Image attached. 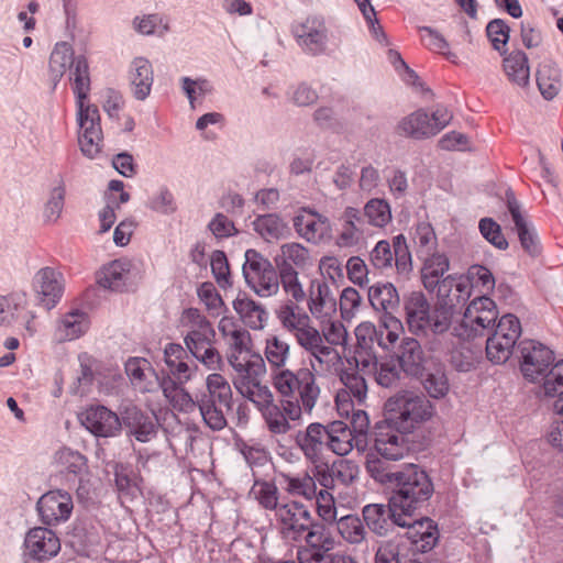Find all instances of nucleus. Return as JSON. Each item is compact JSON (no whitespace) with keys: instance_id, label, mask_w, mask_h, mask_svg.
Returning <instances> with one entry per match:
<instances>
[{"instance_id":"1","label":"nucleus","mask_w":563,"mask_h":563,"mask_svg":"<svg viewBox=\"0 0 563 563\" xmlns=\"http://www.w3.org/2000/svg\"><path fill=\"white\" fill-rule=\"evenodd\" d=\"M468 286V280L462 276L448 275L440 285L434 305L422 291L410 292L404 302L410 331L417 335L448 332L470 297Z\"/></svg>"},{"instance_id":"2","label":"nucleus","mask_w":563,"mask_h":563,"mask_svg":"<svg viewBox=\"0 0 563 563\" xmlns=\"http://www.w3.org/2000/svg\"><path fill=\"white\" fill-rule=\"evenodd\" d=\"M273 386L291 411L311 417L321 397L317 374L307 366L273 372Z\"/></svg>"},{"instance_id":"3","label":"nucleus","mask_w":563,"mask_h":563,"mask_svg":"<svg viewBox=\"0 0 563 563\" xmlns=\"http://www.w3.org/2000/svg\"><path fill=\"white\" fill-rule=\"evenodd\" d=\"M433 493L434 486L429 474L417 464H405L400 466L393 488L391 505L405 517H410L429 501Z\"/></svg>"},{"instance_id":"4","label":"nucleus","mask_w":563,"mask_h":563,"mask_svg":"<svg viewBox=\"0 0 563 563\" xmlns=\"http://www.w3.org/2000/svg\"><path fill=\"white\" fill-rule=\"evenodd\" d=\"M302 540H305V545L300 547L297 552L299 563H357L352 555L345 552H334L340 541L322 522L312 520Z\"/></svg>"},{"instance_id":"5","label":"nucleus","mask_w":563,"mask_h":563,"mask_svg":"<svg viewBox=\"0 0 563 563\" xmlns=\"http://www.w3.org/2000/svg\"><path fill=\"white\" fill-rule=\"evenodd\" d=\"M385 407L390 421L402 431H412L433 413L431 402L423 394L415 390L397 393L386 401Z\"/></svg>"},{"instance_id":"6","label":"nucleus","mask_w":563,"mask_h":563,"mask_svg":"<svg viewBox=\"0 0 563 563\" xmlns=\"http://www.w3.org/2000/svg\"><path fill=\"white\" fill-rule=\"evenodd\" d=\"M207 390L199 394V412L205 423L212 430L227 426L223 408L232 407V390L228 380L213 372L206 378Z\"/></svg>"},{"instance_id":"7","label":"nucleus","mask_w":563,"mask_h":563,"mask_svg":"<svg viewBox=\"0 0 563 563\" xmlns=\"http://www.w3.org/2000/svg\"><path fill=\"white\" fill-rule=\"evenodd\" d=\"M230 365L234 372L232 376L234 388L251 402H262L272 393L269 387L263 382L266 365L261 355H253L243 361L233 358Z\"/></svg>"},{"instance_id":"8","label":"nucleus","mask_w":563,"mask_h":563,"mask_svg":"<svg viewBox=\"0 0 563 563\" xmlns=\"http://www.w3.org/2000/svg\"><path fill=\"white\" fill-rule=\"evenodd\" d=\"M497 318L495 301L486 295L476 297L466 307L454 334L462 340L488 335L495 329Z\"/></svg>"},{"instance_id":"9","label":"nucleus","mask_w":563,"mask_h":563,"mask_svg":"<svg viewBox=\"0 0 563 563\" xmlns=\"http://www.w3.org/2000/svg\"><path fill=\"white\" fill-rule=\"evenodd\" d=\"M247 286L260 297H272L279 290V272L255 250L245 252L242 267Z\"/></svg>"},{"instance_id":"10","label":"nucleus","mask_w":563,"mask_h":563,"mask_svg":"<svg viewBox=\"0 0 563 563\" xmlns=\"http://www.w3.org/2000/svg\"><path fill=\"white\" fill-rule=\"evenodd\" d=\"M521 334L519 319L514 314L503 316L486 340V356L494 364L506 363L512 354Z\"/></svg>"},{"instance_id":"11","label":"nucleus","mask_w":563,"mask_h":563,"mask_svg":"<svg viewBox=\"0 0 563 563\" xmlns=\"http://www.w3.org/2000/svg\"><path fill=\"white\" fill-rule=\"evenodd\" d=\"M404 328L397 318H380V325L365 321L355 328L357 347L362 351H375L377 345L384 351H389L396 344Z\"/></svg>"},{"instance_id":"12","label":"nucleus","mask_w":563,"mask_h":563,"mask_svg":"<svg viewBox=\"0 0 563 563\" xmlns=\"http://www.w3.org/2000/svg\"><path fill=\"white\" fill-rule=\"evenodd\" d=\"M275 518L282 538L294 542L302 540L313 520L308 507L295 500L282 503L275 511Z\"/></svg>"},{"instance_id":"13","label":"nucleus","mask_w":563,"mask_h":563,"mask_svg":"<svg viewBox=\"0 0 563 563\" xmlns=\"http://www.w3.org/2000/svg\"><path fill=\"white\" fill-rule=\"evenodd\" d=\"M77 108L80 151L88 158H95L101 151L103 140L99 110L97 106L86 103H78Z\"/></svg>"},{"instance_id":"14","label":"nucleus","mask_w":563,"mask_h":563,"mask_svg":"<svg viewBox=\"0 0 563 563\" xmlns=\"http://www.w3.org/2000/svg\"><path fill=\"white\" fill-rule=\"evenodd\" d=\"M292 34L301 49L311 56L324 54L329 43V30L322 16H308L292 25Z\"/></svg>"},{"instance_id":"15","label":"nucleus","mask_w":563,"mask_h":563,"mask_svg":"<svg viewBox=\"0 0 563 563\" xmlns=\"http://www.w3.org/2000/svg\"><path fill=\"white\" fill-rule=\"evenodd\" d=\"M518 349L521 354L520 369L527 379L534 382L550 373L554 355L549 347L533 340H525Z\"/></svg>"},{"instance_id":"16","label":"nucleus","mask_w":563,"mask_h":563,"mask_svg":"<svg viewBox=\"0 0 563 563\" xmlns=\"http://www.w3.org/2000/svg\"><path fill=\"white\" fill-rule=\"evenodd\" d=\"M410 432L399 430L389 417L386 418L376 427L374 439L376 452L385 460L398 461L404 459L409 452L405 434Z\"/></svg>"},{"instance_id":"17","label":"nucleus","mask_w":563,"mask_h":563,"mask_svg":"<svg viewBox=\"0 0 563 563\" xmlns=\"http://www.w3.org/2000/svg\"><path fill=\"white\" fill-rule=\"evenodd\" d=\"M296 233L312 244H320L332 238V224L325 216L310 208H302L292 219Z\"/></svg>"},{"instance_id":"18","label":"nucleus","mask_w":563,"mask_h":563,"mask_svg":"<svg viewBox=\"0 0 563 563\" xmlns=\"http://www.w3.org/2000/svg\"><path fill=\"white\" fill-rule=\"evenodd\" d=\"M64 288L63 274L53 267H43L33 276L32 290L37 302L47 310L56 307L63 297Z\"/></svg>"},{"instance_id":"19","label":"nucleus","mask_w":563,"mask_h":563,"mask_svg":"<svg viewBox=\"0 0 563 563\" xmlns=\"http://www.w3.org/2000/svg\"><path fill=\"white\" fill-rule=\"evenodd\" d=\"M179 322L186 349L214 343L216 331L211 322L198 309L184 310Z\"/></svg>"},{"instance_id":"20","label":"nucleus","mask_w":563,"mask_h":563,"mask_svg":"<svg viewBox=\"0 0 563 563\" xmlns=\"http://www.w3.org/2000/svg\"><path fill=\"white\" fill-rule=\"evenodd\" d=\"M36 509L40 518L46 526H57L69 519L74 503L69 493L54 489L45 493L37 500Z\"/></svg>"},{"instance_id":"21","label":"nucleus","mask_w":563,"mask_h":563,"mask_svg":"<svg viewBox=\"0 0 563 563\" xmlns=\"http://www.w3.org/2000/svg\"><path fill=\"white\" fill-rule=\"evenodd\" d=\"M261 411L263 419L273 434H286L291 430V421H300L302 416L298 411H291L289 404L280 398L279 405L274 402L273 393L262 402L254 404Z\"/></svg>"},{"instance_id":"22","label":"nucleus","mask_w":563,"mask_h":563,"mask_svg":"<svg viewBox=\"0 0 563 563\" xmlns=\"http://www.w3.org/2000/svg\"><path fill=\"white\" fill-rule=\"evenodd\" d=\"M363 521L366 529L377 536H386L394 526L407 525L405 515L391 505L368 504L362 509Z\"/></svg>"},{"instance_id":"23","label":"nucleus","mask_w":563,"mask_h":563,"mask_svg":"<svg viewBox=\"0 0 563 563\" xmlns=\"http://www.w3.org/2000/svg\"><path fill=\"white\" fill-rule=\"evenodd\" d=\"M295 443L306 461L311 465L320 464L328 451L327 428L321 422H310L295 435Z\"/></svg>"},{"instance_id":"24","label":"nucleus","mask_w":563,"mask_h":563,"mask_svg":"<svg viewBox=\"0 0 563 563\" xmlns=\"http://www.w3.org/2000/svg\"><path fill=\"white\" fill-rule=\"evenodd\" d=\"M218 329L228 346L227 358L229 364L233 358L243 361L254 355L251 352L252 340L249 331L242 328L233 318L222 317L218 323Z\"/></svg>"},{"instance_id":"25","label":"nucleus","mask_w":563,"mask_h":563,"mask_svg":"<svg viewBox=\"0 0 563 563\" xmlns=\"http://www.w3.org/2000/svg\"><path fill=\"white\" fill-rule=\"evenodd\" d=\"M306 299L310 314L320 322L332 319L336 312V296L333 287L324 279L310 282Z\"/></svg>"},{"instance_id":"26","label":"nucleus","mask_w":563,"mask_h":563,"mask_svg":"<svg viewBox=\"0 0 563 563\" xmlns=\"http://www.w3.org/2000/svg\"><path fill=\"white\" fill-rule=\"evenodd\" d=\"M506 202L508 212L515 224L521 247L531 256H537L541 253V246L537 231L532 223L525 217L520 202L516 199L511 189L506 191Z\"/></svg>"},{"instance_id":"27","label":"nucleus","mask_w":563,"mask_h":563,"mask_svg":"<svg viewBox=\"0 0 563 563\" xmlns=\"http://www.w3.org/2000/svg\"><path fill=\"white\" fill-rule=\"evenodd\" d=\"M82 426L96 437H115L122 427L119 416L104 406H90L81 413Z\"/></svg>"},{"instance_id":"28","label":"nucleus","mask_w":563,"mask_h":563,"mask_svg":"<svg viewBox=\"0 0 563 563\" xmlns=\"http://www.w3.org/2000/svg\"><path fill=\"white\" fill-rule=\"evenodd\" d=\"M407 525H400L406 529V537L415 551L426 553L432 550L439 540L438 526L430 518L412 519V516L405 517Z\"/></svg>"},{"instance_id":"29","label":"nucleus","mask_w":563,"mask_h":563,"mask_svg":"<svg viewBox=\"0 0 563 563\" xmlns=\"http://www.w3.org/2000/svg\"><path fill=\"white\" fill-rule=\"evenodd\" d=\"M25 549L29 555L38 561L56 556L60 550V541L56 533L43 527H35L25 536Z\"/></svg>"},{"instance_id":"30","label":"nucleus","mask_w":563,"mask_h":563,"mask_svg":"<svg viewBox=\"0 0 563 563\" xmlns=\"http://www.w3.org/2000/svg\"><path fill=\"white\" fill-rule=\"evenodd\" d=\"M340 234L338 244L351 247L361 243L366 230V220L362 211L354 207H346L339 217Z\"/></svg>"},{"instance_id":"31","label":"nucleus","mask_w":563,"mask_h":563,"mask_svg":"<svg viewBox=\"0 0 563 563\" xmlns=\"http://www.w3.org/2000/svg\"><path fill=\"white\" fill-rule=\"evenodd\" d=\"M129 82L132 96L144 101L151 93L154 82V70L151 62L145 57H135L129 67Z\"/></svg>"},{"instance_id":"32","label":"nucleus","mask_w":563,"mask_h":563,"mask_svg":"<svg viewBox=\"0 0 563 563\" xmlns=\"http://www.w3.org/2000/svg\"><path fill=\"white\" fill-rule=\"evenodd\" d=\"M368 301L373 309L382 312V318H396L400 307L397 288L391 283H377L368 288Z\"/></svg>"},{"instance_id":"33","label":"nucleus","mask_w":563,"mask_h":563,"mask_svg":"<svg viewBox=\"0 0 563 563\" xmlns=\"http://www.w3.org/2000/svg\"><path fill=\"white\" fill-rule=\"evenodd\" d=\"M275 264L278 271H305L312 266V257L310 251L301 243L288 242L280 245Z\"/></svg>"},{"instance_id":"34","label":"nucleus","mask_w":563,"mask_h":563,"mask_svg":"<svg viewBox=\"0 0 563 563\" xmlns=\"http://www.w3.org/2000/svg\"><path fill=\"white\" fill-rule=\"evenodd\" d=\"M122 421L130 433L140 442H148L156 435L157 423L155 418L136 406L125 408Z\"/></svg>"},{"instance_id":"35","label":"nucleus","mask_w":563,"mask_h":563,"mask_svg":"<svg viewBox=\"0 0 563 563\" xmlns=\"http://www.w3.org/2000/svg\"><path fill=\"white\" fill-rule=\"evenodd\" d=\"M132 268L133 264L129 260L112 261L98 273L97 283L102 288L121 291L132 279Z\"/></svg>"},{"instance_id":"36","label":"nucleus","mask_w":563,"mask_h":563,"mask_svg":"<svg viewBox=\"0 0 563 563\" xmlns=\"http://www.w3.org/2000/svg\"><path fill=\"white\" fill-rule=\"evenodd\" d=\"M328 451L338 456H345L354 449L357 450L355 437L351 433L349 424L342 420L325 423Z\"/></svg>"},{"instance_id":"37","label":"nucleus","mask_w":563,"mask_h":563,"mask_svg":"<svg viewBox=\"0 0 563 563\" xmlns=\"http://www.w3.org/2000/svg\"><path fill=\"white\" fill-rule=\"evenodd\" d=\"M124 368L134 389L140 393H151L155 389L157 375L147 360L131 357L125 362Z\"/></svg>"},{"instance_id":"38","label":"nucleus","mask_w":563,"mask_h":563,"mask_svg":"<svg viewBox=\"0 0 563 563\" xmlns=\"http://www.w3.org/2000/svg\"><path fill=\"white\" fill-rule=\"evenodd\" d=\"M423 260V266L421 268V278L426 289L434 290L438 287L440 289V285L444 278L443 275L450 268V261L448 256L443 253L433 252L431 255L420 257Z\"/></svg>"},{"instance_id":"39","label":"nucleus","mask_w":563,"mask_h":563,"mask_svg":"<svg viewBox=\"0 0 563 563\" xmlns=\"http://www.w3.org/2000/svg\"><path fill=\"white\" fill-rule=\"evenodd\" d=\"M397 134L415 140H423L433 136L431 120L424 110H417L402 118L397 126Z\"/></svg>"},{"instance_id":"40","label":"nucleus","mask_w":563,"mask_h":563,"mask_svg":"<svg viewBox=\"0 0 563 563\" xmlns=\"http://www.w3.org/2000/svg\"><path fill=\"white\" fill-rule=\"evenodd\" d=\"M88 328V316L80 310H73L59 319L55 336L60 342L73 341L86 333Z\"/></svg>"},{"instance_id":"41","label":"nucleus","mask_w":563,"mask_h":563,"mask_svg":"<svg viewBox=\"0 0 563 563\" xmlns=\"http://www.w3.org/2000/svg\"><path fill=\"white\" fill-rule=\"evenodd\" d=\"M398 364L401 369L411 376L421 374L423 367V351L420 343L413 338H404L398 350Z\"/></svg>"},{"instance_id":"42","label":"nucleus","mask_w":563,"mask_h":563,"mask_svg":"<svg viewBox=\"0 0 563 563\" xmlns=\"http://www.w3.org/2000/svg\"><path fill=\"white\" fill-rule=\"evenodd\" d=\"M335 530L341 539L349 545H361L367 541L368 531L361 517L345 515L334 521Z\"/></svg>"},{"instance_id":"43","label":"nucleus","mask_w":563,"mask_h":563,"mask_svg":"<svg viewBox=\"0 0 563 563\" xmlns=\"http://www.w3.org/2000/svg\"><path fill=\"white\" fill-rule=\"evenodd\" d=\"M76 57L74 56V49L70 44L66 42H59L55 44L51 56H49V76L53 87L55 88L66 70L75 65Z\"/></svg>"},{"instance_id":"44","label":"nucleus","mask_w":563,"mask_h":563,"mask_svg":"<svg viewBox=\"0 0 563 563\" xmlns=\"http://www.w3.org/2000/svg\"><path fill=\"white\" fill-rule=\"evenodd\" d=\"M503 68L509 81L526 87L530 80L528 57L522 51H514L504 57Z\"/></svg>"},{"instance_id":"45","label":"nucleus","mask_w":563,"mask_h":563,"mask_svg":"<svg viewBox=\"0 0 563 563\" xmlns=\"http://www.w3.org/2000/svg\"><path fill=\"white\" fill-rule=\"evenodd\" d=\"M252 225L254 231L267 242L285 239L290 233L284 220L274 213L256 217Z\"/></svg>"},{"instance_id":"46","label":"nucleus","mask_w":563,"mask_h":563,"mask_svg":"<svg viewBox=\"0 0 563 563\" xmlns=\"http://www.w3.org/2000/svg\"><path fill=\"white\" fill-rule=\"evenodd\" d=\"M310 369L313 373L329 372L341 361V355L335 347L320 340L308 352Z\"/></svg>"},{"instance_id":"47","label":"nucleus","mask_w":563,"mask_h":563,"mask_svg":"<svg viewBox=\"0 0 563 563\" xmlns=\"http://www.w3.org/2000/svg\"><path fill=\"white\" fill-rule=\"evenodd\" d=\"M233 308L249 328L253 330L264 328L267 312L262 305L250 298H238L233 301Z\"/></svg>"},{"instance_id":"48","label":"nucleus","mask_w":563,"mask_h":563,"mask_svg":"<svg viewBox=\"0 0 563 563\" xmlns=\"http://www.w3.org/2000/svg\"><path fill=\"white\" fill-rule=\"evenodd\" d=\"M264 354L274 372L288 369L286 367L290 358V344L279 335H269L265 340Z\"/></svg>"},{"instance_id":"49","label":"nucleus","mask_w":563,"mask_h":563,"mask_svg":"<svg viewBox=\"0 0 563 563\" xmlns=\"http://www.w3.org/2000/svg\"><path fill=\"white\" fill-rule=\"evenodd\" d=\"M69 79L73 82L76 104L85 103L90 91V75L89 65L84 55L76 56L75 65L69 71Z\"/></svg>"},{"instance_id":"50","label":"nucleus","mask_w":563,"mask_h":563,"mask_svg":"<svg viewBox=\"0 0 563 563\" xmlns=\"http://www.w3.org/2000/svg\"><path fill=\"white\" fill-rule=\"evenodd\" d=\"M537 84L544 99L552 100L562 87L560 68L550 63L541 65L537 71Z\"/></svg>"},{"instance_id":"51","label":"nucleus","mask_w":563,"mask_h":563,"mask_svg":"<svg viewBox=\"0 0 563 563\" xmlns=\"http://www.w3.org/2000/svg\"><path fill=\"white\" fill-rule=\"evenodd\" d=\"M388 460L379 459L376 455L368 454L366 459V472L377 483L382 485L395 487L398 479V472L400 467L391 466L387 463Z\"/></svg>"},{"instance_id":"52","label":"nucleus","mask_w":563,"mask_h":563,"mask_svg":"<svg viewBox=\"0 0 563 563\" xmlns=\"http://www.w3.org/2000/svg\"><path fill=\"white\" fill-rule=\"evenodd\" d=\"M299 302L285 301L276 310V317L283 329L292 334L296 330H299L301 325L309 322L310 316L303 311L299 306Z\"/></svg>"},{"instance_id":"53","label":"nucleus","mask_w":563,"mask_h":563,"mask_svg":"<svg viewBox=\"0 0 563 563\" xmlns=\"http://www.w3.org/2000/svg\"><path fill=\"white\" fill-rule=\"evenodd\" d=\"M544 394L548 397H556L553 409L556 413L563 415V360L559 361L545 376L543 384Z\"/></svg>"},{"instance_id":"54","label":"nucleus","mask_w":563,"mask_h":563,"mask_svg":"<svg viewBox=\"0 0 563 563\" xmlns=\"http://www.w3.org/2000/svg\"><path fill=\"white\" fill-rule=\"evenodd\" d=\"M367 224L383 229L391 221V209L385 199H369L362 211Z\"/></svg>"},{"instance_id":"55","label":"nucleus","mask_w":563,"mask_h":563,"mask_svg":"<svg viewBox=\"0 0 563 563\" xmlns=\"http://www.w3.org/2000/svg\"><path fill=\"white\" fill-rule=\"evenodd\" d=\"M420 375H422L421 383L423 388L430 397L440 399L448 395L450 384L443 368L435 367L433 369H429L424 374L421 373Z\"/></svg>"},{"instance_id":"56","label":"nucleus","mask_w":563,"mask_h":563,"mask_svg":"<svg viewBox=\"0 0 563 563\" xmlns=\"http://www.w3.org/2000/svg\"><path fill=\"white\" fill-rule=\"evenodd\" d=\"M412 241L418 257L431 255V253L435 252L438 246L435 232L428 222H420L416 225Z\"/></svg>"},{"instance_id":"57","label":"nucleus","mask_w":563,"mask_h":563,"mask_svg":"<svg viewBox=\"0 0 563 563\" xmlns=\"http://www.w3.org/2000/svg\"><path fill=\"white\" fill-rule=\"evenodd\" d=\"M25 303L24 295L10 294L0 296V325L15 327L18 312Z\"/></svg>"},{"instance_id":"58","label":"nucleus","mask_w":563,"mask_h":563,"mask_svg":"<svg viewBox=\"0 0 563 563\" xmlns=\"http://www.w3.org/2000/svg\"><path fill=\"white\" fill-rule=\"evenodd\" d=\"M350 423L351 433L357 442V452L364 453L369 445V418L367 412L362 409L353 410Z\"/></svg>"},{"instance_id":"59","label":"nucleus","mask_w":563,"mask_h":563,"mask_svg":"<svg viewBox=\"0 0 563 563\" xmlns=\"http://www.w3.org/2000/svg\"><path fill=\"white\" fill-rule=\"evenodd\" d=\"M331 473L336 487L351 486L358 477V466L351 460L341 459L330 464Z\"/></svg>"},{"instance_id":"60","label":"nucleus","mask_w":563,"mask_h":563,"mask_svg":"<svg viewBox=\"0 0 563 563\" xmlns=\"http://www.w3.org/2000/svg\"><path fill=\"white\" fill-rule=\"evenodd\" d=\"M285 489L290 495L302 496L306 499H312L316 496V482L309 474L298 476L285 475Z\"/></svg>"},{"instance_id":"61","label":"nucleus","mask_w":563,"mask_h":563,"mask_svg":"<svg viewBox=\"0 0 563 563\" xmlns=\"http://www.w3.org/2000/svg\"><path fill=\"white\" fill-rule=\"evenodd\" d=\"M279 272V286L284 292L290 298L288 302H302L307 298V294L299 279V272L278 271Z\"/></svg>"},{"instance_id":"62","label":"nucleus","mask_w":563,"mask_h":563,"mask_svg":"<svg viewBox=\"0 0 563 563\" xmlns=\"http://www.w3.org/2000/svg\"><path fill=\"white\" fill-rule=\"evenodd\" d=\"M188 352L208 371L217 372L224 365L223 358L214 346V343L198 345L192 349H187Z\"/></svg>"},{"instance_id":"63","label":"nucleus","mask_w":563,"mask_h":563,"mask_svg":"<svg viewBox=\"0 0 563 563\" xmlns=\"http://www.w3.org/2000/svg\"><path fill=\"white\" fill-rule=\"evenodd\" d=\"M371 265L380 272H386L396 267L395 254L391 250V244L387 240H380L376 243L369 252Z\"/></svg>"},{"instance_id":"64","label":"nucleus","mask_w":563,"mask_h":563,"mask_svg":"<svg viewBox=\"0 0 563 563\" xmlns=\"http://www.w3.org/2000/svg\"><path fill=\"white\" fill-rule=\"evenodd\" d=\"M146 207L158 214L170 216L176 212L177 202L173 192L163 186L148 198Z\"/></svg>"}]
</instances>
